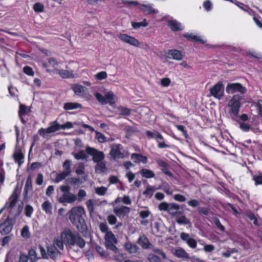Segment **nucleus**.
I'll return each instance as SVG.
<instances>
[{
    "mask_svg": "<svg viewBox=\"0 0 262 262\" xmlns=\"http://www.w3.org/2000/svg\"><path fill=\"white\" fill-rule=\"evenodd\" d=\"M210 96L221 100L224 95V86L222 82L219 81L210 89Z\"/></svg>",
    "mask_w": 262,
    "mask_h": 262,
    "instance_id": "423d86ee",
    "label": "nucleus"
},
{
    "mask_svg": "<svg viewBox=\"0 0 262 262\" xmlns=\"http://www.w3.org/2000/svg\"><path fill=\"white\" fill-rule=\"evenodd\" d=\"M39 249L40 250V252L41 255V258L45 259H48V252H46V249L43 248V247L41 245H39Z\"/></svg>",
    "mask_w": 262,
    "mask_h": 262,
    "instance_id": "052dcab7",
    "label": "nucleus"
},
{
    "mask_svg": "<svg viewBox=\"0 0 262 262\" xmlns=\"http://www.w3.org/2000/svg\"><path fill=\"white\" fill-rule=\"evenodd\" d=\"M130 211V208L127 206H121L114 209L113 212L119 218H124L127 215Z\"/></svg>",
    "mask_w": 262,
    "mask_h": 262,
    "instance_id": "ddd939ff",
    "label": "nucleus"
},
{
    "mask_svg": "<svg viewBox=\"0 0 262 262\" xmlns=\"http://www.w3.org/2000/svg\"><path fill=\"white\" fill-rule=\"evenodd\" d=\"M106 162L105 160L97 162L95 166V171L98 173H104L107 170L106 166Z\"/></svg>",
    "mask_w": 262,
    "mask_h": 262,
    "instance_id": "6ab92c4d",
    "label": "nucleus"
},
{
    "mask_svg": "<svg viewBox=\"0 0 262 262\" xmlns=\"http://www.w3.org/2000/svg\"><path fill=\"white\" fill-rule=\"evenodd\" d=\"M174 255L179 258L184 259H189L190 258L189 254L182 248H179L176 249L174 252Z\"/></svg>",
    "mask_w": 262,
    "mask_h": 262,
    "instance_id": "f3484780",
    "label": "nucleus"
},
{
    "mask_svg": "<svg viewBox=\"0 0 262 262\" xmlns=\"http://www.w3.org/2000/svg\"><path fill=\"white\" fill-rule=\"evenodd\" d=\"M115 244L116 243H107V244H105V246L107 249H110L114 252H117L118 251V249L115 245Z\"/></svg>",
    "mask_w": 262,
    "mask_h": 262,
    "instance_id": "680f3d73",
    "label": "nucleus"
},
{
    "mask_svg": "<svg viewBox=\"0 0 262 262\" xmlns=\"http://www.w3.org/2000/svg\"><path fill=\"white\" fill-rule=\"evenodd\" d=\"M237 251H238L236 248H228L226 251L223 252L222 253V255L223 257L228 258L231 256V254L234 253H237Z\"/></svg>",
    "mask_w": 262,
    "mask_h": 262,
    "instance_id": "58836bf2",
    "label": "nucleus"
},
{
    "mask_svg": "<svg viewBox=\"0 0 262 262\" xmlns=\"http://www.w3.org/2000/svg\"><path fill=\"white\" fill-rule=\"evenodd\" d=\"M95 77L96 79L99 80H102L103 79H105L107 77V73L105 71H101L97 73L95 75Z\"/></svg>",
    "mask_w": 262,
    "mask_h": 262,
    "instance_id": "864d4df0",
    "label": "nucleus"
},
{
    "mask_svg": "<svg viewBox=\"0 0 262 262\" xmlns=\"http://www.w3.org/2000/svg\"><path fill=\"white\" fill-rule=\"evenodd\" d=\"M156 162L164 173L170 177H173L172 172L169 171L170 166L167 163L160 159L157 160Z\"/></svg>",
    "mask_w": 262,
    "mask_h": 262,
    "instance_id": "f8f14e48",
    "label": "nucleus"
},
{
    "mask_svg": "<svg viewBox=\"0 0 262 262\" xmlns=\"http://www.w3.org/2000/svg\"><path fill=\"white\" fill-rule=\"evenodd\" d=\"M150 248L152 249V251L156 253L161 255V256L162 257V258L163 259H166L167 257H166V254L163 251L162 249L155 247L153 245H151V247Z\"/></svg>",
    "mask_w": 262,
    "mask_h": 262,
    "instance_id": "a19ab883",
    "label": "nucleus"
},
{
    "mask_svg": "<svg viewBox=\"0 0 262 262\" xmlns=\"http://www.w3.org/2000/svg\"><path fill=\"white\" fill-rule=\"evenodd\" d=\"M105 244L107 243H117V240L115 237V235L113 234L112 231L107 232L105 235Z\"/></svg>",
    "mask_w": 262,
    "mask_h": 262,
    "instance_id": "5701e85b",
    "label": "nucleus"
},
{
    "mask_svg": "<svg viewBox=\"0 0 262 262\" xmlns=\"http://www.w3.org/2000/svg\"><path fill=\"white\" fill-rule=\"evenodd\" d=\"M99 227L100 231L102 233H106L107 232H110V231H108V227L106 223H100L99 224Z\"/></svg>",
    "mask_w": 262,
    "mask_h": 262,
    "instance_id": "69168bd1",
    "label": "nucleus"
},
{
    "mask_svg": "<svg viewBox=\"0 0 262 262\" xmlns=\"http://www.w3.org/2000/svg\"><path fill=\"white\" fill-rule=\"evenodd\" d=\"M107 220L108 223L111 225H115L117 222V218L113 214L109 215L107 217Z\"/></svg>",
    "mask_w": 262,
    "mask_h": 262,
    "instance_id": "338daca9",
    "label": "nucleus"
},
{
    "mask_svg": "<svg viewBox=\"0 0 262 262\" xmlns=\"http://www.w3.org/2000/svg\"><path fill=\"white\" fill-rule=\"evenodd\" d=\"M95 249L96 251L99 253V254L101 256L106 257L107 256V254L106 253L104 249L102 247L97 245L95 246Z\"/></svg>",
    "mask_w": 262,
    "mask_h": 262,
    "instance_id": "5fc2aeb1",
    "label": "nucleus"
},
{
    "mask_svg": "<svg viewBox=\"0 0 262 262\" xmlns=\"http://www.w3.org/2000/svg\"><path fill=\"white\" fill-rule=\"evenodd\" d=\"M168 26L173 31H178L183 30L181 24L176 20L169 21Z\"/></svg>",
    "mask_w": 262,
    "mask_h": 262,
    "instance_id": "aec40b11",
    "label": "nucleus"
},
{
    "mask_svg": "<svg viewBox=\"0 0 262 262\" xmlns=\"http://www.w3.org/2000/svg\"><path fill=\"white\" fill-rule=\"evenodd\" d=\"M85 213L84 209L82 206L74 207L68 213L71 222L76 226L84 236H87L88 233V227L83 216Z\"/></svg>",
    "mask_w": 262,
    "mask_h": 262,
    "instance_id": "f257e3e1",
    "label": "nucleus"
},
{
    "mask_svg": "<svg viewBox=\"0 0 262 262\" xmlns=\"http://www.w3.org/2000/svg\"><path fill=\"white\" fill-rule=\"evenodd\" d=\"M72 89L76 95L80 96L85 95L88 92L87 88L78 84L74 85L72 87Z\"/></svg>",
    "mask_w": 262,
    "mask_h": 262,
    "instance_id": "2eb2a0df",
    "label": "nucleus"
},
{
    "mask_svg": "<svg viewBox=\"0 0 262 262\" xmlns=\"http://www.w3.org/2000/svg\"><path fill=\"white\" fill-rule=\"evenodd\" d=\"M126 249L131 254L135 253L138 251L139 248L135 245L130 243H125Z\"/></svg>",
    "mask_w": 262,
    "mask_h": 262,
    "instance_id": "7c9ffc66",
    "label": "nucleus"
},
{
    "mask_svg": "<svg viewBox=\"0 0 262 262\" xmlns=\"http://www.w3.org/2000/svg\"><path fill=\"white\" fill-rule=\"evenodd\" d=\"M86 195V191L83 189H80L77 194V200L79 202L82 201L83 199Z\"/></svg>",
    "mask_w": 262,
    "mask_h": 262,
    "instance_id": "e2e57ef3",
    "label": "nucleus"
},
{
    "mask_svg": "<svg viewBox=\"0 0 262 262\" xmlns=\"http://www.w3.org/2000/svg\"><path fill=\"white\" fill-rule=\"evenodd\" d=\"M63 107L64 110H72L81 108L82 105L80 103L76 102H67L64 104Z\"/></svg>",
    "mask_w": 262,
    "mask_h": 262,
    "instance_id": "b1692460",
    "label": "nucleus"
},
{
    "mask_svg": "<svg viewBox=\"0 0 262 262\" xmlns=\"http://www.w3.org/2000/svg\"><path fill=\"white\" fill-rule=\"evenodd\" d=\"M243 96L241 95H234L230 100L229 105L231 107V112L235 117L238 116L239 108L241 106L240 100L243 99Z\"/></svg>",
    "mask_w": 262,
    "mask_h": 262,
    "instance_id": "7ed1b4c3",
    "label": "nucleus"
},
{
    "mask_svg": "<svg viewBox=\"0 0 262 262\" xmlns=\"http://www.w3.org/2000/svg\"><path fill=\"white\" fill-rule=\"evenodd\" d=\"M147 259L150 262H161L160 258L152 253H150L148 255Z\"/></svg>",
    "mask_w": 262,
    "mask_h": 262,
    "instance_id": "de8ad7c7",
    "label": "nucleus"
},
{
    "mask_svg": "<svg viewBox=\"0 0 262 262\" xmlns=\"http://www.w3.org/2000/svg\"><path fill=\"white\" fill-rule=\"evenodd\" d=\"M140 173L143 177L147 179L152 178L155 177V174L152 171L146 168L141 169Z\"/></svg>",
    "mask_w": 262,
    "mask_h": 262,
    "instance_id": "393cba45",
    "label": "nucleus"
},
{
    "mask_svg": "<svg viewBox=\"0 0 262 262\" xmlns=\"http://www.w3.org/2000/svg\"><path fill=\"white\" fill-rule=\"evenodd\" d=\"M114 95L112 92H108L105 94V99L107 101V103H109L111 105H112L115 103L114 102Z\"/></svg>",
    "mask_w": 262,
    "mask_h": 262,
    "instance_id": "c03bdc74",
    "label": "nucleus"
},
{
    "mask_svg": "<svg viewBox=\"0 0 262 262\" xmlns=\"http://www.w3.org/2000/svg\"><path fill=\"white\" fill-rule=\"evenodd\" d=\"M29 227L27 225L23 227L21 231V235L23 237L28 238L30 236Z\"/></svg>",
    "mask_w": 262,
    "mask_h": 262,
    "instance_id": "37998d69",
    "label": "nucleus"
},
{
    "mask_svg": "<svg viewBox=\"0 0 262 262\" xmlns=\"http://www.w3.org/2000/svg\"><path fill=\"white\" fill-rule=\"evenodd\" d=\"M107 190V188L101 186L96 188L95 189V192L99 195H104L105 194Z\"/></svg>",
    "mask_w": 262,
    "mask_h": 262,
    "instance_id": "603ef678",
    "label": "nucleus"
},
{
    "mask_svg": "<svg viewBox=\"0 0 262 262\" xmlns=\"http://www.w3.org/2000/svg\"><path fill=\"white\" fill-rule=\"evenodd\" d=\"M226 91L229 94L239 93L237 95L244 96V94L247 92V89L240 83H229L226 86Z\"/></svg>",
    "mask_w": 262,
    "mask_h": 262,
    "instance_id": "20e7f679",
    "label": "nucleus"
},
{
    "mask_svg": "<svg viewBox=\"0 0 262 262\" xmlns=\"http://www.w3.org/2000/svg\"><path fill=\"white\" fill-rule=\"evenodd\" d=\"M61 239L63 240L64 244L68 245L70 248L77 245L80 248L83 249L85 246V242L80 234L77 232H72L69 229L61 232Z\"/></svg>",
    "mask_w": 262,
    "mask_h": 262,
    "instance_id": "f03ea898",
    "label": "nucleus"
},
{
    "mask_svg": "<svg viewBox=\"0 0 262 262\" xmlns=\"http://www.w3.org/2000/svg\"><path fill=\"white\" fill-rule=\"evenodd\" d=\"M68 176H69L67 173L66 172L62 171L58 174H57V176L55 180V183H59L63 179H64Z\"/></svg>",
    "mask_w": 262,
    "mask_h": 262,
    "instance_id": "49530a36",
    "label": "nucleus"
},
{
    "mask_svg": "<svg viewBox=\"0 0 262 262\" xmlns=\"http://www.w3.org/2000/svg\"><path fill=\"white\" fill-rule=\"evenodd\" d=\"M10 203L9 204V208H13L17 201V196L15 192H14L9 198Z\"/></svg>",
    "mask_w": 262,
    "mask_h": 262,
    "instance_id": "ea45409f",
    "label": "nucleus"
},
{
    "mask_svg": "<svg viewBox=\"0 0 262 262\" xmlns=\"http://www.w3.org/2000/svg\"><path fill=\"white\" fill-rule=\"evenodd\" d=\"M253 180L255 181V185H262V173L254 175Z\"/></svg>",
    "mask_w": 262,
    "mask_h": 262,
    "instance_id": "8fccbe9b",
    "label": "nucleus"
},
{
    "mask_svg": "<svg viewBox=\"0 0 262 262\" xmlns=\"http://www.w3.org/2000/svg\"><path fill=\"white\" fill-rule=\"evenodd\" d=\"M155 139L158 142V147L159 148H165L169 147L168 145L166 144L164 142V138L163 137L162 135L159 132H158V133L157 134Z\"/></svg>",
    "mask_w": 262,
    "mask_h": 262,
    "instance_id": "4be33fe9",
    "label": "nucleus"
},
{
    "mask_svg": "<svg viewBox=\"0 0 262 262\" xmlns=\"http://www.w3.org/2000/svg\"><path fill=\"white\" fill-rule=\"evenodd\" d=\"M156 189H157L154 186L148 185L146 190L143 192V194L146 198L150 199L152 197L154 192Z\"/></svg>",
    "mask_w": 262,
    "mask_h": 262,
    "instance_id": "c85d7f7f",
    "label": "nucleus"
},
{
    "mask_svg": "<svg viewBox=\"0 0 262 262\" xmlns=\"http://www.w3.org/2000/svg\"><path fill=\"white\" fill-rule=\"evenodd\" d=\"M13 157L15 161L18 163L19 166L24 162L23 159L24 158V156L21 152H18L14 153L13 154Z\"/></svg>",
    "mask_w": 262,
    "mask_h": 262,
    "instance_id": "72a5a7b5",
    "label": "nucleus"
},
{
    "mask_svg": "<svg viewBox=\"0 0 262 262\" xmlns=\"http://www.w3.org/2000/svg\"><path fill=\"white\" fill-rule=\"evenodd\" d=\"M176 222L179 225H189L190 226H191V223L190 220L184 215L177 219Z\"/></svg>",
    "mask_w": 262,
    "mask_h": 262,
    "instance_id": "c756f323",
    "label": "nucleus"
},
{
    "mask_svg": "<svg viewBox=\"0 0 262 262\" xmlns=\"http://www.w3.org/2000/svg\"><path fill=\"white\" fill-rule=\"evenodd\" d=\"M95 96L97 100L102 104H105L107 103V101H106V99H105V95L103 96L99 93H96L95 94Z\"/></svg>",
    "mask_w": 262,
    "mask_h": 262,
    "instance_id": "a18cd8bd",
    "label": "nucleus"
},
{
    "mask_svg": "<svg viewBox=\"0 0 262 262\" xmlns=\"http://www.w3.org/2000/svg\"><path fill=\"white\" fill-rule=\"evenodd\" d=\"M15 223V219L14 218H10L8 216L0 225V233L3 235L9 233L12 231Z\"/></svg>",
    "mask_w": 262,
    "mask_h": 262,
    "instance_id": "0eeeda50",
    "label": "nucleus"
},
{
    "mask_svg": "<svg viewBox=\"0 0 262 262\" xmlns=\"http://www.w3.org/2000/svg\"><path fill=\"white\" fill-rule=\"evenodd\" d=\"M32 180L31 176H28L27 178L25 183V187L23 192V201L25 202H27L30 200V197L28 196V193L32 191Z\"/></svg>",
    "mask_w": 262,
    "mask_h": 262,
    "instance_id": "9d476101",
    "label": "nucleus"
},
{
    "mask_svg": "<svg viewBox=\"0 0 262 262\" xmlns=\"http://www.w3.org/2000/svg\"><path fill=\"white\" fill-rule=\"evenodd\" d=\"M86 205L90 215H91L94 210L93 201L92 199L89 200L86 202Z\"/></svg>",
    "mask_w": 262,
    "mask_h": 262,
    "instance_id": "3c124183",
    "label": "nucleus"
},
{
    "mask_svg": "<svg viewBox=\"0 0 262 262\" xmlns=\"http://www.w3.org/2000/svg\"><path fill=\"white\" fill-rule=\"evenodd\" d=\"M110 155L114 160L123 158L125 155L123 146L120 144H112L111 145Z\"/></svg>",
    "mask_w": 262,
    "mask_h": 262,
    "instance_id": "39448f33",
    "label": "nucleus"
},
{
    "mask_svg": "<svg viewBox=\"0 0 262 262\" xmlns=\"http://www.w3.org/2000/svg\"><path fill=\"white\" fill-rule=\"evenodd\" d=\"M256 106L258 110V115L262 118V100H258L257 101Z\"/></svg>",
    "mask_w": 262,
    "mask_h": 262,
    "instance_id": "774afa93",
    "label": "nucleus"
},
{
    "mask_svg": "<svg viewBox=\"0 0 262 262\" xmlns=\"http://www.w3.org/2000/svg\"><path fill=\"white\" fill-rule=\"evenodd\" d=\"M138 243L143 248H150L152 245L148 239L145 236L140 237L138 239Z\"/></svg>",
    "mask_w": 262,
    "mask_h": 262,
    "instance_id": "412c9836",
    "label": "nucleus"
},
{
    "mask_svg": "<svg viewBox=\"0 0 262 262\" xmlns=\"http://www.w3.org/2000/svg\"><path fill=\"white\" fill-rule=\"evenodd\" d=\"M61 124L57 123V122L54 121L51 123V126H50L53 132H55L61 129Z\"/></svg>",
    "mask_w": 262,
    "mask_h": 262,
    "instance_id": "13d9d810",
    "label": "nucleus"
},
{
    "mask_svg": "<svg viewBox=\"0 0 262 262\" xmlns=\"http://www.w3.org/2000/svg\"><path fill=\"white\" fill-rule=\"evenodd\" d=\"M86 151L80 150L77 153L73 152L72 155L74 156L75 158L77 160H83L87 158Z\"/></svg>",
    "mask_w": 262,
    "mask_h": 262,
    "instance_id": "c9c22d12",
    "label": "nucleus"
},
{
    "mask_svg": "<svg viewBox=\"0 0 262 262\" xmlns=\"http://www.w3.org/2000/svg\"><path fill=\"white\" fill-rule=\"evenodd\" d=\"M141 10L146 14H155L158 13V11L154 9L150 4L141 5Z\"/></svg>",
    "mask_w": 262,
    "mask_h": 262,
    "instance_id": "a211bd4d",
    "label": "nucleus"
},
{
    "mask_svg": "<svg viewBox=\"0 0 262 262\" xmlns=\"http://www.w3.org/2000/svg\"><path fill=\"white\" fill-rule=\"evenodd\" d=\"M41 207L47 214H51L52 213V204L49 201L43 202L41 205Z\"/></svg>",
    "mask_w": 262,
    "mask_h": 262,
    "instance_id": "2f4dec72",
    "label": "nucleus"
},
{
    "mask_svg": "<svg viewBox=\"0 0 262 262\" xmlns=\"http://www.w3.org/2000/svg\"><path fill=\"white\" fill-rule=\"evenodd\" d=\"M118 37L124 42L128 43L134 47H139L140 42L135 37L126 34H120Z\"/></svg>",
    "mask_w": 262,
    "mask_h": 262,
    "instance_id": "9b49d317",
    "label": "nucleus"
},
{
    "mask_svg": "<svg viewBox=\"0 0 262 262\" xmlns=\"http://www.w3.org/2000/svg\"><path fill=\"white\" fill-rule=\"evenodd\" d=\"M245 215L251 221H253V224L255 226H258L260 225V224L258 223V220H257V217H256V216L255 215V214L253 212H251L250 211H246L245 212Z\"/></svg>",
    "mask_w": 262,
    "mask_h": 262,
    "instance_id": "473e14b6",
    "label": "nucleus"
},
{
    "mask_svg": "<svg viewBox=\"0 0 262 262\" xmlns=\"http://www.w3.org/2000/svg\"><path fill=\"white\" fill-rule=\"evenodd\" d=\"M85 151L88 155L92 157V160L94 163L104 160L105 155L102 151L91 147H87Z\"/></svg>",
    "mask_w": 262,
    "mask_h": 262,
    "instance_id": "6e6552de",
    "label": "nucleus"
},
{
    "mask_svg": "<svg viewBox=\"0 0 262 262\" xmlns=\"http://www.w3.org/2000/svg\"><path fill=\"white\" fill-rule=\"evenodd\" d=\"M58 74L63 78H73L74 77L73 71L60 70L58 71Z\"/></svg>",
    "mask_w": 262,
    "mask_h": 262,
    "instance_id": "bb28decb",
    "label": "nucleus"
},
{
    "mask_svg": "<svg viewBox=\"0 0 262 262\" xmlns=\"http://www.w3.org/2000/svg\"><path fill=\"white\" fill-rule=\"evenodd\" d=\"M33 9L36 12H41L44 10V6L40 3H36L34 5Z\"/></svg>",
    "mask_w": 262,
    "mask_h": 262,
    "instance_id": "09e8293b",
    "label": "nucleus"
},
{
    "mask_svg": "<svg viewBox=\"0 0 262 262\" xmlns=\"http://www.w3.org/2000/svg\"><path fill=\"white\" fill-rule=\"evenodd\" d=\"M167 57L177 60H180L182 59V54L177 50H169L167 52Z\"/></svg>",
    "mask_w": 262,
    "mask_h": 262,
    "instance_id": "dca6fc26",
    "label": "nucleus"
},
{
    "mask_svg": "<svg viewBox=\"0 0 262 262\" xmlns=\"http://www.w3.org/2000/svg\"><path fill=\"white\" fill-rule=\"evenodd\" d=\"M169 205L170 203L162 202L159 204L158 208L161 211H166L168 212Z\"/></svg>",
    "mask_w": 262,
    "mask_h": 262,
    "instance_id": "6e6d98bb",
    "label": "nucleus"
},
{
    "mask_svg": "<svg viewBox=\"0 0 262 262\" xmlns=\"http://www.w3.org/2000/svg\"><path fill=\"white\" fill-rule=\"evenodd\" d=\"M96 137L100 143H104L106 141V138L101 133L96 132Z\"/></svg>",
    "mask_w": 262,
    "mask_h": 262,
    "instance_id": "bf43d9fd",
    "label": "nucleus"
},
{
    "mask_svg": "<svg viewBox=\"0 0 262 262\" xmlns=\"http://www.w3.org/2000/svg\"><path fill=\"white\" fill-rule=\"evenodd\" d=\"M33 211V207L30 205H27L25 208V215L27 217H31Z\"/></svg>",
    "mask_w": 262,
    "mask_h": 262,
    "instance_id": "4d7b16f0",
    "label": "nucleus"
},
{
    "mask_svg": "<svg viewBox=\"0 0 262 262\" xmlns=\"http://www.w3.org/2000/svg\"><path fill=\"white\" fill-rule=\"evenodd\" d=\"M28 255L32 262H35L40 258L39 257H37V253L35 250L34 249H31L29 250L28 252Z\"/></svg>",
    "mask_w": 262,
    "mask_h": 262,
    "instance_id": "f704fd0d",
    "label": "nucleus"
},
{
    "mask_svg": "<svg viewBox=\"0 0 262 262\" xmlns=\"http://www.w3.org/2000/svg\"><path fill=\"white\" fill-rule=\"evenodd\" d=\"M77 200V195L72 192L62 193V195L57 199L59 203L62 204H72Z\"/></svg>",
    "mask_w": 262,
    "mask_h": 262,
    "instance_id": "1a4fd4ad",
    "label": "nucleus"
},
{
    "mask_svg": "<svg viewBox=\"0 0 262 262\" xmlns=\"http://www.w3.org/2000/svg\"><path fill=\"white\" fill-rule=\"evenodd\" d=\"M213 221L214 224L219 230H220L221 231H225V228L223 225H222L219 219L216 218Z\"/></svg>",
    "mask_w": 262,
    "mask_h": 262,
    "instance_id": "0e129e2a",
    "label": "nucleus"
},
{
    "mask_svg": "<svg viewBox=\"0 0 262 262\" xmlns=\"http://www.w3.org/2000/svg\"><path fill=\"white\" fill-rule=\"evenodd\" d=\"M48 256L54 260L56 259L58 255L61 253L58 250L54 245H50L47 247Z\"/></svg>",
    "mask_w": 262,
    "mask_h": 262,
    "instance_id": "4468645a",
    "label": "nucleus"
},
{
    "mask_svg": "<svg viewBox=\"0 0 262 262\" xmlns=\"http://www.w3.org/2000/svg\"><path fill=\"white\" fill-rule=\"evenodd\" d=\"M183 36L189 41H200L202 43H204V41L202 39L199 38L198 36L194 35L192 33H186Z\"/></svg>",
    "mask_w": 262,
    "mask_h": 262,
    "instance_id": "cd10ccee",
    "label": "nucleus"
},
{
    "mask_svg": "<svg viewBox=\"0 0 262 262\" xmlns=\"http://www.w3.org/2000/svg\"><path fill=\"white\" fill-rule=\"evenodd\" d=\"M118 114L122 116H129L130 114V110L123 106L118 107Z\"/></svg>",
    "mask_w": 262,
    "mask_h": 262,
    "instance_id": "4c0bfd02",
    "label": "nucleus"
},
{
    "mask_svg": "<svg viewBox=\"0 0 262 262\" xmlns=\"http://www.w3.org/2000/svg\"><path fill=\"white\" fill-rule=\"evenodd\" d=\"M63 172L69 175L71 172V161L69 160H66L63 164Z\"/></svg>",
    "mask_w": 262,
    "mask_h": 262,
    "instance_id": "e433bc0d",
    "label": "nucleus"
},
{
    "mask_svg": "<svg viewBox=\"0 0 262 262\" xmlns=\"http://www.w3.org/2000/svg\"><path fill=\"white\" fill-rule=\"evenodd\" d=\"M181 209V206L176 203H171L169 207L168 213L173 216L177 210Z\"/></svg>",
    "mask_w": 262,
    "mask_h": 262,
    "instance_id": "a878e982",
    "label": "nucleus"
},
{
    "mask_svg": "<svg viewBox=\"0 0 262 262\" xmlns=\"http://www.w3.org/2000/svg\"><path fill=\"white\" fill-rule=\"evenodd\" d=\"M148 24L144 19V21L141 22H132V26L135 29H138L141 27H146L148 26Z\"/></svg>",
    "mask_w": 262,
    "mask_h": 262,
    "instance_id": "79ce46f5",
    "label": "nucleus"
}]
</instances>
